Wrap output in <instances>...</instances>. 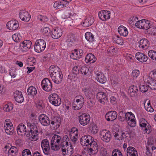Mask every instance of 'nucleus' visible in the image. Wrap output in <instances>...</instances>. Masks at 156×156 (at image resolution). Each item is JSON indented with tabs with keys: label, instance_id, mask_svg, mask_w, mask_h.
Returning <instances> with one entry per match:
<instances>
[{
	"label": "nucleus",
	"instance_id": "obj_1",
	"mask_svg": "<svg viewBox=\"0 0 156 156\" xmlns=\"http://www.w3.org/2000/svg\"><path fill=\"white\" fill-rule=\"evenodd\" d=\"M80 143L82 146L89 147V151L93 154L97 153L98 151L97 144L90 135H86L82 136L80 139Z\"/></svg>",
	"mask_w": 156,
	"mask_h": 156
},
{
	"label": "nucleus",
	"instance_id": "obj_2",
	"mask_svg": "<svg viewBox=\"0 0 156 156\" xmlns=\"http://www.w3.org/2000/svg\"><path fill=\"white\" fill-rule=\"evenodd\" d=\"M49 73L55 83L58 84L61 83L63 76L59 67L54 65L51 66L49 68Z\"/></svg>",
	"mask_w": 156,
	"mask_h": 156
},
{
	"label": "nucleus",
	"instance_id": "obj_3",
	"mask_svg": "<svg viewBox=\"0 0 156 156\" xmlns=\"http://www.w3.org/2000/svg\"><path fill=\"white\" fill-rule=\"evenodd\" d=\"M32 120L27 123V126L30 127V133L29 136V138L31 141H35L38 139V136L37 134L38 131L36 125L37 123V120L34 119H32Z\"/></svg>",
	"mask_w": 156,
	"mask_h": 156
},
{
	"label": "nucleus",
	"instance_id": "obj_4",
	"mask_svg": "<svg viewBox=\"0 0 156 156\" xmlns=\"http://www.w3.org/2000/svg\"><path fill=\"white\" fill-rule=\"evenodd\" d=\"M61 137L58 135L55 134L52 137L51 143V149L54 151H58L59 149V144L62 141L61 140ZM62 144H61L62 147Z\"/></svg>",
	"mask_w": 156,
	"mask_h": 156
},
{
	"label": "nucleus",
	"instance_id": "obj_5",
	"mask_svg": "<svg viewBox=\"0 0 156 156\" xmlns=\"http://www.w3.org/2000/svg\"><path fill=\"white\" fill-rule=\"evenodd\" d=\"M46 47L45 41L42 39L37 40L34 45V51L37 53H40L44 51Z\"/></svg>",
	"mask_w": 156,
	"mask_h": 156
},
{
	"label": "nucleus",
	"instance_id": "obj_6",
	"mask_svg": "<svg viewBox=\"0 0 156 156\" xmlns=\"http://www.w3.org/2000/svg\"><path fill=\"white\" fill-rule=\"evenodd\" d=\"M69 138L67 135L64 136L62 138V151L64 156H71L73 153L66 151V147H67L68 141Z\"/></svg>",
	"mask_w": 156,
	"mask_h": 156
},
{
	"label": "nucleus",
	"instance_id": "obj_7",
	"mask_svg": "<svg viewBox=\"0 0 156 156\" xmlns=\"http://www.w3.org/2000/svg\"><path fill=\"white\" fill-rule=\"evenodd\" d=\"M50 102L52 105L58 106L61 104V100L59 96L55 93L51 94L48 96Z\"/></svg>",
	"mask_w": 156,
	"mask_h": 156
},
{
	"label": "nucleus",
	"instance_id": "obj_8",
	"mask_svg": "<svg viewBox=\"0 0 156 156\" xmlns=\"http://www.w3.org/2000/svg\"><path fill=\"white\" fill-rule=\"evenodd\" d=\"M76 101H74L72 105V108L75 110L80 109L83 106L84 103V99L82 96H79L76 97Z\"/></svg>",
	"mask_w": 156,
	"mask_h": 156
},
{
	"label": "nucleus",
	"instance_id": "obj_9",
	"mask_svg": "<svg viewBox=\"0 0 156 156\" xmlns=\"http://www.w3.org/2000/svg\"><path fill=\"white\" fill-rule=\"evenodd\" d=\"M139 125L144 130L145 133L149 134L151 132V125L145 119H140Z\"/></svg>",
	"mask_w": 156,
	"mask_h": 156
},
{
	"label": "nucleus",
	"instance_id": "obj_10",
	"mask_svg": "<svg viewBox=\"0 0 156 156\" xmlns=\"http://www.w3.org/2000/svg\"><path fill=\"white\" fill-rule=\"evenodd\" d=\"M79 121L80 124L83 126H85L89 123L90 117L89 114L83 113L78 116Z\"/></svg>",
	"mask_w": 156,
	"mask_h": 156
},
{
	"label": "nucleus",
	"instance_id": "obj_11",
	"mask_svg": "<svg viewBox=\"0 0 156 156\" xmlns=\"http://www.w3.org/2000/svg\"><path fill=\"white\" fill-rule=\"evenodd\" d=\"M41 86L42 88L47 92L51 91L52 89V84L51 81L47 78L43 79L41 82Z\"/></svg>",
	"mask_w": 156,
	"mask_h": 156
},
{
	"label": "nucleus",
	"instance_id": "obj_12",
	"mask_svg": "<svg viewBox=\"0 0 156 156\" xmlns=\"http://www.w3.org/2000/svg\"><path fill=\"white\" fill-rule=\"evenodd\" d=\"M31 42L29 40H25L20 43V50L23 52H26L31 48Z\"/></svg>",
	"mask_w": 156,
	"mask_h": 156
},
{
	"label": "nucleus",
	"instance_id": "obj_13",
	"mask_svg": "<svg viewBox=\"0 0 156 156\" xmlns=\"http://www.w3.org/2000/svg\"><path fill=\"white\" fill-rule=\"evenodd\" d=\"M70 138L73 144H75L77 140L78 133L77 129L75 127L72 128L69 133Z\"/></svg>",
	"mask_w": 156,
	"mask_h": 156
},
{
	"label": "nucleus",
	"instance_id": "obj_14",
	"mask_svg": "<svg viewBox=\"0 0 156 156\" xmlns=\"http://www.w3.org/2000/svg\"><path fill=\"white\" fill-rule=\"evenodd\" d=\"M41 145L44 153L48 155L50 149L48 140L47 139L43 140L41 143Z\"/></svg>",
	"mask_w": 156,
	"mask_h": 156
},
{
	"label": "nucleus",
	"instance_id": "obj_15",
	"mask_svg": "<svg viewBox=\"0 0 156 156\" xmlns=\"http://www.w3.org/2000/svg\"><path fill=\"white\" fill-rule=\"evenodd\" d=\"M19 17L22 20L26 22H28L31 18V16L28 12L23 10L20 12Z\"/></svg>",
	"mask_w": 156,
	"mask_h": 156
},
{
	"label": "nucleus",
	"instance_id": "obj_16",
	"mask_svg": "<svg viewBox=\"0 0 156 156\" xmlns=\"http://www.w3.org/2000/svg\"><path fill=\"white\" fill-rule=\"evenodd\" d=\"M39 120L41 124L44 126H47L50 123L48 117L46 115L43 114L39 116Z\"/></svg>",
	"mask_w": 156,
	"mask_h": 156
},
{
	"label": "nucleus",
	"instance_id": "obj_17",
	"mask_svg": "<svg viewBox=\"0 0 156 156\" xmlns=\"http://www.w3.org/2000/svg\"><path fill=\"white\" fill-rule=\"evenodd\" d=\"M97 99L103 104H106L107 102V97L105 93L102 92H98L97 94Z\"/></svg>",
	"mask_w": 156,
	"mask_h": 156
},
{
	"label": "nucleus",
	"instance_id": "obj_18",
	"mask_svg": "<svg viewBox=\"0 0 156 156\" xmlns=\"http://www.w3.org/2000/svg\"><path fill=\"white\" fill-rule=\"evenodd\" d=\"M83 54V51L82 49H79L78 51L75 49L70 55L71 58L74 60H78L81 58Z\"/></svg>",
	"mask_w": 156,
	"mask_h": 156
},
{
	"label": "nucleus",
	"instance_id": "obj_19",
	"mask_svg": "<svg viewBox=\"0 0 156 156\" xmlns=\"http://www.w3.org/2000/svg\"><path fill=\"white\" fill-rule=\"evenodd\" d=\"M69 5V2L66 0H60L56 2L54 4V7L56 9H60L66 7Z\"/></svg>",
	"mask_w": 156,
	"mask_h": 156
},
{
	"label": "nucleus",
	"instance_id": "obj_20",
	"mask_svg": "<svg viewBox=\"0 0 156 156\" xmlns=\"http://www.w3.org/2000/svg\"><path fill=\"white\" fill-rule=\"evenodd\" d=\"M19 23L16 20H11L9 21L7 23V28L11 30H16L19 27Z\"/></svg>",
	"mask_w": 156,
	"mask_h": 156
},
{
	"label": "nucleus",
	"instance_id": "obj_21",
	"mask_svg": "<svg viewBox=\"0 0 156 156\" xmlns=\"http://www.w3.org/2000/svg\"><path fill=\"white\" fill-rule=\"evenodd\" d=\"M51 32V36L52 38L55 39L59 38L62 35V30L58 28L54 29Z\"/></svg>",
	"mask_w": 156,
	"mask_h": 156
},
{
	"label": "nucleus",
	"instance_id": "obj_22",
	"mask_svg": "<svg viewBox=\"0 0 156 156\" xmlns=\"http://www.w3.org/2000/svg\"><path fill=\"white\" fill-rule=\"evenodd\" d=\"M61 122L60 118L58 116H55L52 118L50 123L54 128L57 129L59 127Z\"/></svg>",
	"mask_w": 156,
	"mask_h": 156
},
{
	"label": "nucleus",
	"instance_id": "obj_23",
	"mask_svg": "<svg viewBox=\"0 0 156 156\" xmlns=\"http://www.w3.org/2000/svg\"><path fill=\"white\" fill-rule=\"evenodd\" d=\"M14 97L15 101L19 103H22L23 101V95L20 91H16L14 93Z\"/></svg>",
	"mask_w": 156,
	"mask_h": 156
},
{
	"label": "nucleus",
	"instance_id": "obj_24",
	"mask_svg": "<svg viewBox=\"0 0 156 156\" xmlns=\"http://www.w3.org/2000/svg\"><path fill=\"white\" fill-rule=\"evenodd\" d=\"M138 90L136 86H133L130 87L128 90L129 95L132 97H136L137 95Z\"/></svg>",
	"mask_w": 156,
	"mask_h": 156
},
{
	"label": "nucleus",
	"instance_id": "obj_25",
	"mask_svg": "<svg viewBox=\"0 0 156 156\" xmlns=\"http://www.w3.org/2000/svg\"><path fill=\"white\" fill-rule=\"evenodd\" d=\"M96 60L97 59L95 56L91 53L88 54L85 58V61L87 63H94L96 61Z\"/></svg>",
	"mask_w": 156,
	"mask_h": 156
},
{
	"label": "nucleus",
	"instance_id": "obj_26",
	"mask_svg": "<svg viewBox=\"0 0 156 156\" xmlns=\"http://www.w3.org/2000/svg\"><path fill=\"white\" fill-rule=\"evenodd\" d=\"M136 58L137 60L141 62H146L148 59L147 57L141 52L136 53Z\"/></svg>",
	"mask_w": 156,
	"mask_h": 156
},
{
	"label": "nucleus",
	"instance_id": "obj_27",
	"mask_svg": "<svg viewBox=\"0 0 156 156\" xmlns=\"http://www.w3.org/2000/svg\"><path fill=\"white\" fill-rule=\"evenodd\" d=\"M94 21V19L92 17H87L83 22L82 26L84 27H87L91 25Z\"/></svg>",
	"mask_w": 156,
	"mask_h": 156
},
{
	"label": "nucleus",
	"instance_id": "obj_28",
	"mask_svg": "<svg viewBox=\"0 0 156 156\" xmlns=\"http://www.w3.org/2000/svg\"><path fill=\"white\" fill-rule=\"evenodd\" d=\"M89 130L93 134H96L98 131V128L94 122H91L88 126Z\"/></svg>",
	"mask_w": 156,
	"mask_h": 156
},
{
	"label": "nucleus",
	"instance_id": "obj_29",
	"mask_svg": "<svg viewBox=\"0 0 156 156\" xmlns=\"http://www.w3.org/2000/svg\"><path fill=\"white\" fill-rule=\"evenodd\" d=\"M149 45L148 40L145 38L141 39L139 42L138 46L143 49L147 48Z\"/></svg>",
	"mask_w": 156,
	"mask_h": 156
},
{
	"label": "nucleus",
	"instance_id": "obj_30",
	"mask_svg": "<svg viewBox=\"0 0 156 156\" xmlns=\"http://www.w3.org/2000/svg\"><path fill=\"white\" fill-rule=\"evenodd\" d=\"M118 31L120 34L124 37L126 36L128 34L127 29L123 26H119L118 29Z\"/></svg>",
	"mask_w": 156,
	"mask_h": 156
},
{
	"label": "nucleus",
	"instance_id": "obj_31",
	"mask_svg": "<svg viewBox=\"0 0 156 156\" xmlns=\"http://www.w3.org/2000/svg\"><path fill=\"white\" fill-rule=\"evenodd\" d=\"M17 131L18 134L20 135H22L23 133L26 132V128L23 124H20L17 127Z\"/></svg>",
	"mask_w": 156,
	"mask_h": 156
},
{
	"label": "nucleus",
	"instance_id": "obj_32",
	"mask_svg": "<svg viewBox=\"0 0 156 156\" xmlns=\"http://www.w3.org/2000/svg\"><path fill=\"white\" fill-rule=\"evenodd\" d=\"M85 36L87 41L90 43H93L95 41L94 35L90 32H86L85 34Z\"/></svg>",
	"mask_w": 156,
	"mask_h": 156
},
{
	"label": "nucleus",
	"instance_id": "obj_33",
	"mask_svg": "<svg viewBox=\"0 0 156 156\" xmlns=\"http://www.w3.org/2000/svg\"><path fill=\"white\" fill-rule=\"evenodd\" d=\"M117 116V112L115 111H111L108 112V121H112L116 118Z\"/></svg>",
	"mask_w": 156,
	"mask_h": 156
},
{
	"label": "nucleus",
	"instance_id": "obj_34",
	"mask_svg": "<svg viewBox=\"0 0 156 156\" xmlns=\"http://www.w3.org/2000/svg\"><path fill=\"white\" fill-rule=\"evenodd\" d=\"M107 11L101 10L98 13L99 18L103 21H105L107 20Z\"/></svg>",
	"mask_w": 156,
	"mask_h": 156
},
{
	"label": "nucleus",
	"instance_id": "obj_35",
	"mask_svg": "<svg viewBox=\"0 0 156 156\" xmlns=\"http://www.w3.org/2000/svg\"><path fill=\"white\" fill-rule=\"evenodd\" d=\"M27 92L29 95L34 96L37 94V90L35 87L31 86L29 87L27 89Z\"/></svg>",
	"mask_w": 156,
	"mask_h": 156
},
{
	"label": "nucleus",
	"instance_id": "obj_36",
	"mask_svg": "<svg viewBox=\"0 0 156 156\" xmlns=\"http://www.w3.org/2000/svg\"><path fill=\"white\" fill-rule=\"evenodd\" d=\"M115 134L114 135V137L118 140H122L126 138V137L124 132H122L121 133H113V134Z\"/></svg>",
	"mask_w": 156,
	"mask_h": 156
},
{
	"label": "nucleus",
	"instance_id": "obj_37",
	"mask_svg": "<svg viewBox=\"0 0 156 156\" xmlns=\"http://www.w3.org/2000/svg\"><path fill=\"white\" fill-rule=\"evenodd\" d=\"M107 131L106 129H103L100 133V136L101 138V139L104 141L107 142Z\"/></svg>",
	"mask_w": 156,
	"mask_h": 156
},
{
	"label": "nucleus",
	"instance_id": "obj_38",
	"mask_svg": "<svg viewBox=\"0 0 156 156\" xmlns=\"http://www.w3.org/2000/svg\"><path fill=\"white\" fill-rule=\"evenodd\" d=\"M107 131L106 129H103L100 133V136L101 138V139L104 141L107 142Z\"/></svg>",
	"mask_w": 156,
	"mask_h": 156
},
{
	"label": "nucleus",
	"instance_id": "obj_39",
	"mask_svg": "<svg viewBox=\"0 0 156 156\" xmlns=\"http://www.w3.org/2000/svg\"><path fill=\"white\" fill-rule=\"evenodd\" d=\"M113 39L115 42L118 44L122 45L124 43L122 39L119 36L115 35L113 37Z\"/></svg>",
	"mask_w": 156,
	"mask_h": 156
},
{
	"label": "nucleus",
	"instance_id": "obj_40",
	"mask_svg": "<svg viewBox=\"0 0 156 156\" xmlns=\"http://www.w3.org/2000/svg\"><path fill=\"white\" fill-rule=\"evenodd\" d=\"M13 105L11 103H8L3 106V110L6 112H9L13 109Z\"/></svg>",
	"mask_w": 156,
	"mask_h": 156
},
{
	"label": "nucleus",
	"instance_id": "obj_41",
	"mask_svg": "<svg viewBox=\"0 0 156 156\" xmlns=\"http://www.w3.org/2000/svg\"><path fill=\"white\" fill-rule=\"evenodd\" d=\"M12 38L14 41L18 42H20L21 40L22 37L20 34L16 33L12 35Z\"/></svg>",
	"mask_w": 156,
	"mask_h": 156
},
{
	"label": "nucleus",
	"instance_id": "obj_42",
	"mask_svg": "<svg viewBox=\"0 0 156 156\" xmlns=\"http://www.w3.org/2000/svg\"><path fill=\"white\" fill-rule=\"evenodd\" d=\"M82 90L86 96L90 97L92 94L91 89L89 87H84L82 89Z\"/></svg>",
	"mask_w": 156,
	"mask_h": 156
},
{
	"label": "nucleus",
	"instance_id": "obj_43",
	"mask_svg": "<svg viewBox=\"0 0 156 156\" xmlns=\"http://www.w3.org/2000/svg\"><path fill=\"white\" fill-rule=\"evenodd\" d=\"M76 39V36L73 34H70L68 35L67 41L68 42L73 43Z\"/></svg>",
	"mask_w": 156,
	"mask_h": 156
},
{
	"label": "nucleus",
	"instance_id": "obj_44",
	"mask_svg": "<svg viewBox=\"0 0 156 156\" xmlns=\"http://www.w3.org/2000/svg\"><path fill=\"white\" fill-rule=\"evenodd\" d=\"M151 25L149 21L148 20L143 19V24L142 29H145L146 30L148 29L150 27Z\"/></svg>",
	"mask_w": 156,
	"mask_h": 156
},
{
	"label": "nucleus",
	"instance_id": "obj_45",
	"mask_svg": "<svg viewBox=\"0 0 156 156\" xmlns=\"http://www.w3.org/2000/svg\"><path fill=\"white\" fill-rule=\"evenodd\" d=\"M107 30L106 28L102 32L101 34L102 35L101 36V39L103 41V42L105 44H106L107 42Z\"/></svg>",
	"mask_w": 156,
	"mask_h": 156
},
{
	"label": "nucleus",
	"instance_id": "obj_46",
	"mask_svg": "<svg viewBox=\"0 0 156 156\" xmlns=\"http://www.w3.org/2000/svg\"><path fill=\"white\" fill-rule=\"evenodd\" d=\"M126 120L127 121H129L131 119H134V115L131 112H128L125 114Z\"/></svg>",
	"mask_w": 156,
	"mask_h": 156
},
{
	"label": "nucleus",
	"instance_id": "obj_47",
	"mask_svg": "<svg viewBox=\"0 0 156 156\" xmlns=\"http://www.w3.org/2000/svg\"><path fill=\"white\" fill-rule=\"evenodd\" d=\"M149 56L152 59L156 60V51L153 50H150L148 52Z\"/></svg>",
	"mask_w": 156,
	"mask_h": 156
},
{
	"label": "nucleus",
	"instance_id": "obj_48",
	"mask_svg": "<svg viewBox=\"0 0 156 156\" xmlns=\"http://www.w3.org/2000/svg\"><path fill=\"white\" fill-rule=\"evenodd\" d=\"M80 72L82 74L86 75L89 72V68L88 67L82 66L81 68Z\"/></svg>",
	"mask_w": 156,
	"mask_h": 156
},
{
	"label": "nucleus",
	"instance_id": "obj_49",
	"mask_svg": "<svg viewBox=\"0 0 156 156\" xmlns=\"http://www.w3.org/2000/svg\"><path fill=\"white\" fill-rule=\"evenodd\" d=\"M9 127H4L5 133L8 135H11L13 132V126H9Z\"/></svg>",
	"mask_w": 156,
	"mask_h": 156
},
{
	"label": "nucleus",
	"instance_id": "obj_50",
	"mask_svg": "<svg viewBox=\"0 0 156 156\" xmlns=\"http://www.w3.org/2000/svg\"><path fill=\"white\" fill-rule=\"evenodd\" d=\"M112 156H122V155L120 151L115 149L112 151Z\"/></svg>",
	"mask_w": 156,
	"mask_h": 156
},
{
	"label": "nucleus",
	"instance_id": "obj_51",
	"mask_svg": "<svg viewBox=\"0 0 156 156\" xmlns=\"http://www.w3.org/2000/svg\"><path fill=\"white\" fill-rule=\"evenodd\" d=\"M150 26L148 29V31L150 32L151 34L154 35L156 34V27L151 25Z\"/></svg>",
	"mask_w": 156,
	"mask_h": 156
},
{
	"label": "nucleus",
	"instance_id": "obj_52",
	"mask_svg": "<svg viewBox=\"0 0 156 156\" xmlns=\"http://www.w3.org/2000/svg\"><path fill=\"white\" fill-rule=\"evenodd\" d=\"M38 20L41 22H47L48 20V18L45 16H42L41 15H39L37 16Z\"/></svg>",
	"mask_w": 156,
	"mask_h": 156
},
{
	"label": "nucleus",
	"instance_id": "obj_53",
	"mask_svg": "<svg viewBox=\"0 0 156 156\" xmlns=\"http://www.w3.org/2000/svg\"><path fill=\"white\" fill-rule=\"evenodd\" d=\"M66 151L67 152L70 151V152L73 153V147L71 143L69 141V139L68 141L67 147H66Z\"/></svg>",
	"mask_w": 156,
	"mask_h": 156
},
{
	"label": "nucleus",
	"instance_id": "obj_54",
	"mask_svg": "<svg viewBox=\"0 0 156 156\" xmlns=\"http://www.w3.org/2000/svg\"><path fill=\"white\" fill-rule=\"evenodd\" d=\"M100 151V156H107V150L106 148L102 147Z\"/></svg>",
	"mask_w": 156,
	"mask_h": 156
},
{
	"label": "nucleus",
	"instance_id": "obj_55",
	"mask_svg": "<svg viewBox=\"0 0 156 156\" xmlns=\"http://www.w3.org/2000/svg\"><path fill=\"white\" fill-rule=\"evenodd\" d=\"M41 31L43 34L48 35L50 33V30L48 27H44L41 29Z\"/></svg>",
	"mask_w": 156,
	"mask_h": 156
},
{
	"label": "nucleus",
	"instance_id": "obj_56",
	"mask_svg": "<svg viewBox=\"0 0 156 156\" xmlns=\"http://www.w3.org/2000/svg\"><path fill=\"white\" fill-rule=\"evenodd\" d=\"M22 156H32L30 151L27 149L24 150L22 153Z\"/></svg>",
	"mask_w": 156,
	"mask_h": 156
},
{
	"label": "nucleus",
	"instance_id": "obj_57",
	"mask_svg": "<svg viewBox=\"0 0 156 156\" xmlns=\"http://www.w3.org/2000/svg\"><path fill=\"white\" fill-rule=\"evenodd\" d=\"M148 86L146 85H141L139 86L140 91L142 92H145L148 90Z\"/></svg>",
	"mask_w": 156,
	"mask_h": 156
},
{
	"label": "nucleus",
	"instance_id": "obj_58",
	"mask_svg": "<svg viewBox=\"0 0 156 156\" xmlns=\"http://www.w3.org/2000/svg\"><path fill=\"white\" fill-rule=\"evenodd\" d=\"M9 126H13L12 124L9 119H7L5 122L4 127H9Z\"/></svg>",
	"mask_w": 156,
	"mask_h": 156
},
{
	"label": "nucleus",
	"instance_id": "obj_59",
	"mask_svg": "<svg viewBox=\"0 0 156 156\" xmlns=\"http://www.w3.org/2000/svg\"><path fill=\"white\" fill-rule=\"evenodd\" d=\"M143 24V20L137 21L135 23L136 26L139 28L142 29Z\"/></svg>",
	"mask_w": 156,
	"mask_h": 156
},
{
	"label": "nucleus",
	"instance_id": "obj_60",
	"mask_svg": "<svg viewBox=\"0 0 156 156\" xmlns=\"http://www.w3.org/2000/svg\"><path fill=\"white\" fill-rule=\"evenodd\" d=\"M17 148L15 146H12L8 151L9 154H15L17 152Z\"/></svg>",
	"mask_w": 156,
	"mask_h": 156
},
{
	"label": "nucleus",
	"instance_id": "obj_61",
	"mask_svg": "<svg viewBox=\"0 0 156 156\" xmlns=\"http://www.w3.org/2000/svg\"><path fill=\"white\" fill-rule=\"evenodd\" d=\"M136 151V149L133 147H129L127 150V154H129L134 153V151Z\"/></svg>",
	"mask_w": 156,
	"mask_h": 156
},
{
	"label": "nucleus",
	"instance_id": "obj_62",
	"mask_svg": "<svg viewBox=\"0 0 156 156\" xmlns=\"http://www.w3.org/2000/svg\"><path fill=\"white\" fill-rule=\"evenodd\" d=\"M94 104V100L90 98V99L87 101V106L88 108H90L93 106Z\"/></svg>",
	"mask_w": 156,
	"mask_h": 156
},
{
	"label": "nucleus",
	"instance_id": "obj_63",
	"mask_svg": "<svg viewBox=\"0 0 156 156\" xmlns=\"http://www.w3.org/2000/svg\"><path fill=\"white\" fill-rule=\"evenodd\" d=\"M28 62L30 65L33 66L36 63V60L34 57H30L28 58Z\"/></svg>",
	"mask_w": 156,
	"mask_h": 156
},
{
	"label": "nucleus",
	"instance_id": "obj_64",
	"mask_svg": "<svg viewBox=\"0 0 156 156\" xmlns=\"http://www.w3.org/2000/svg\"><path fill=\"white\" fill-rule=\"evenodd\" d=\"M36 107L39 109H42L44 107L42 101H39L36 104Z\"/></svg>",
	"mask_w": 156,
	"mask_h": 156
}]
</instances>
